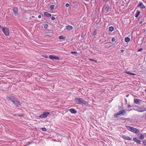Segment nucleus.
I'll list each match as a JSON object with an SVG mask.
<instances>
[{
    "label": "nucleus",
    "mask_w": 146,
    "mask_h": 146,
    "mask_svg": "<svg viewBox=\"0 0 146 146\" xmlns=\"http://www.w3.org/2000/svg\"><path fill=\"white\" fill-rule=\"evenodd\" d=\"M7 100L9 101H11L14 104L16 105V107H18L19 105H20V102L13 96H8Z\"/></svg>",
    "instance_id": "f257e3e1"
},
{
    "label": "nucleus",
    "mask_w": 146,
    "mask_h": 146,
    "mask_svg": "<svg viewBox=\"0 0 146 146\" xmlns=\"http://www.w3.org/2000/svg\"><path fill=\"white\" fill-rule=\"evenodd\" d=\"M49 114V113L48 112H44L42 114H41L39 116V117L42 118H46Z\"/></svg>",
    "instance_id": "f03ea898"
},
{
    "label": "nucleus",
    "mask_w": 146,
    "mask_h": 146,
    "mask_svg": "<svg viewBox=\"0 0 146 146\" xmlns=\"http://www.w3.org/2000/svg\"><path fill=\"white\" fill-rule=\"evenodd\" d=\"M2 30L6 36L9 35V30L6 28H2Z\"/></svg>",
    "instance_id": "7ed1b4c3"
},
{
    "label": "nucleus",
    "mask_w": 146,
    "mask_h": 146,
    "mask_svg": "<svg viewBox=\"0 0 146 146\" xmlns=\"http://www.w3.org/2000/svg\"><path fill=\"white\" fill-rule=\"evenodd\" d=\"M82 98H76L74 99V101L77 104H81Z\"/></svg>",
    "instance_id": "20e7f679"
},
{
    "label": "nucleus",
    "mask_w": 146,
    "mask_h": 146,
    "mask_svg": "<svg viewBox=\"0 0 146 146\" xmlns=\"http://www.w3.org/2000/svg\"><path fill=\"white\" fill-rule=\"evenodd\" d=\"M49 58L52 60H59V58L58 57L52 55H50Z\"/></svg>",
    "instance_id": "39448f33"
},
{
    "label": "nucleus",
    "mask_w": 146,
    "mask_h": 146,
    "mask_svg": "<svg viewBox=\"0 0 146 146\" xmlns=\"http://www.w3.org/2000/svg\"><path fill=\"white\" fill-rule=\"evenodd\" d=\"M137 138L140 139H143L145 138L144 135L141 133H139L137 135Z\"/></svg>",
    "instance_id": "423d86ee"
},
{
    "label": "nucleus",
    "mask_w": 146,
    "mask_h": 146,
    "mask_svg": "<svg viewBox=\"0 0 146 146\" xmlns=\"http://www.w3.org/2000/svg\"><path fill=\"white\" fill-rule=\"evenodd\" d=\"M121 137L122 138H123L124 139L126 140H131L132 139L130 138L129 137L126 136L125 135H121Z\"/></svg>",
    "instance_id": "0eeeda50"
},
{
    "label": "nucleus",
    "mask_w": 146,
    "mask_h": 146,
    "mask_svg": "<svg viewBox=\"0 0 146 146\" xmlns=\"http://www.w3.org/2000/svg\"><path fill=\"white\" fill-rule=\"evenodd\" d=\"M137 110L139 112H143L146 111V108H139L137 109Z\"/></svg>",
    "instance_id": "6e6552de"
},
{
    "label": "nucleus",
    "mask_w": 146,
    "mask_h": 146,
    "mask_svg": "<svg viewBox=\"0 0 146 146\" xmlns=\"http://www.w3.org/2000/svg\"><path fill=\"white\" fill-rule=\"evenodd\" d=\"M133 141L136 142V143L138 144H141V141L137 139V138H133Z\"/></svg>",
    "instance_id": "1a4fd4ad"
},
{
    "label": "nucleus",
    "mask_w": 146,
    "mask_h": 146,
    "mask_svg": "<svg viewBox=\"0 0 146 146\" xmlns=\"http://www.w3.org/2000/svg\"><path fill=\"white\" fill-rule=\"evenodd\" d=\"M134 102L137 104H139L141 101V100L138 99L137 98H134Z\"/></svg>",
    "instance_id": "9d476101"
},
{
    "label": "nucleus",
    "mask_w": 146,
    "mask_h": 146,
    "mask_svg": "<svg viewBox=\"0 0 146 146\" xmlns=\"http://www.w3.org/2000/svg\"><path fill=\"white\" fill-rule=\"evenodd\" d=\"M13 10L14 13L15 14H17L18 13V9L17 7H14L13 8Z\"/></svg>",
    "instance_id": "9b49d317"
},
{
    "label": "nucleus",
    "mask_w": 146,
    "mask_h": 146,
    "mask_svg": "<svg viewBox=\"0 0 146 146\" xmlns=\"http://www.w3.org/2000/svg\"><path fill=\"white\" fill-rule=\"evenodd\" d=\"M69 111L72 113H77V111L74 108H72L69 110Z\"/></svg>",
    "instance_id": "f8f14e48"
},
{
    "label": "nucleus",
    "mask_w": 146,
    "mask_h": 146,
    "mask_svg": "<svg viewBox=\"0 0 146 146\" xmlns=\"http://www.w3.org/2000/svg\"><path fill=\"white\" fill-rule=\"evenodd\" d=\"M126 111L125 110H122L119 111L117 112V115H120L121 114H123V113H125Z\"/></svg>",
    "instance_id": "ddd939ff"
},
{
    "label": "nucleus",
    "mask_w": 146,
    "mask_h": 146,
    "mask_svg": "<svg viewBox=\"0 0 146 146\" xmlns=\"http://www.w3.org/2000/svg\"><path fill=\"white\" fill-rule=\"evenodd\" d=\"M44 15L46 17H50L51 16V14H50L49 13L47 12H44Z\"/></svg>",
    "instance_id": "4468645a"
},
{
    "label": "nucleus",
    "mask_w": 146,
    "mask_h": 146,
    "mask_svg": "<svg viewBox=\"0 0 146 146\" xmlns=\"http://www.w3.org/2000/svg\"><path fill=\"white\" fill-rule=\"evenodd\" d=\"M139 7L141 8H144L145 7V6L144 5L143 3L141 2H139Z\"/></svg>",
    "instance_id": "2eb2a0df"
},
{
    "label": "nucleus",
    "mask_w": 146,
    "mask_h": 146,
    "mask_svg": "<svg viewBox=\"0 0 146 146\" xmlns=\"http://www.w3.org/2000/svg\"><path fill=\"white\" fill-rule=\"evenodd\" d=\"M73 29V27L71 26L68 25L66 27V29L68 30H70Z\"/></svg>",
    "instance_id": "dca6fc26"
},
{
    "label": "nucleus",
    "mask_w": 146,
    "mask_h": 146,
    "mask_svg": "<svg viewBox=\"0 0 146 146\" xmlns=\"http://www.w3.org/2000/svg\"><path fill=\"white\" fill-rule=\"evenodd\" d=\"M81 104H84L85 105H87L88 104V102L85 101V100H83L82 99Z\"/></svg>",
    "instance_id": "f3484780"
},
{
    "label": "nucleus",
    "mask_w": 146,
    "mask_h": 146,
    "mask_svg": "<svg viewBox=\"0 0 146 146\" xmlns=\"http://www.w3.org/2000/svg\"><path fill=\"white\" fill-rule=\"evenodd\" d=\"M126 127L128 130L131 132L133 130V127L129 126H126Z\"/></svg>",
    "instance_id": "a211bd4d"
},
{
    "label": "nucleus",
    "mask_w": 146,
    "mask_h": 146,
    "mask_svg": "<svg viewBox=\"0 0 146 146\" xmlns=\"http://www.w3.org/2000/svg\"><path fill=\"white\" fill-rule=\"evenodd\" d=\"M140 13V11L138 10H137V11L136 13L135 14V17H138Z\"/></svg>",
    "instance_id": "6ab92c4d"
},
{
    "label": "nucleus",
    "mask_w": 146,
    "mask_h": 146,
    "mask_svg": "<svg viewBox=\"0 0 146 146\" xmlns=\"http://www.w3.org/2000/svg\"><path fill=\"white\" fill-rule=\"evenodd\" d=\"M134 133L136 134H138L140 133V131L139 130L135 128Z\"/></svg>",
    "instance_id": "aec40b11"
},
{
    "label": "nucleus",
    "mask_w": 146,
    "mask_h": 146,
    "mask_svg": "<svg viewBox=\"0 0 146 146\" xmlns=\"http://www.w3.org/2000/svg\"><path fill=\"white\" fill-rule=\"evenodd\" d=\"M125 41L126 42H128L130 40V39L129 37H126L125 39Z\"/></svg>",
    "instance_id": "412c9836"
},
{
    "label": "nucleus",
    "mask_w": 146,
    "mask_h": 146,
    "mask_svg": "<svg viewBox=\"0 0 146 146\" xmlns=\"http://www.w3.org/2000/svg\"><path fill=\"white\" fill-rule=\"evenodd\" d=\"M114 29L113 27L112 26L110 27L109 29V31L111 32L113 31Z\"/></svg>",
    "instance_id": "4be33fe9"
},
{
    "label": "nucleus",
    "mask_w": 146,
    "mask_h": 146,
    "mask_svg": "<svg viewBox=\"0 0 146 146\" xmlns=\"http://www.w3.org/2000/svg\"><path fill=\"white\" fill-rule=\"evenodd\" d=\"M126 73L127 74H130V75H136V74H134V73H131L130 72H126Z\"/></svg>",
    "instance_id": "5701e85b"
},
{
    "label": "nucleus",
    "mask_w": 146,
    "mask_h": 146,
    "mask_svg": "<svg viewBox=\"0 0 146 146\" xmlns=\"http://www.w3.org/2000/svg\"><path fill=\"white\" fill-rule=\"evenodd\" d=\"M105 47L107 48H109L111 47V45L110 44H106L105 46Z\"/></svg>",
    "instance_id": "b1692460"
},
{
    "label": "nucleus",
    "mask_w": 146,
    "mask_h": 146,
    "mask_svg": "<svg viewBox=\"0 0 146 146\" xmlns=\"http://www.w3.org/2000/svg\"><path fill=\"white\" fill-rule=\"evenodd\" d=\"M97 30H95L94 31L92 35L94 36L96 35L97 33Z\"/></svg>",
    "instance_id": "393cba45"
},
{
    "label": "nucleus",
    "mask_w": 146,
    "mask_h": 146,
    "mask_svg": "<svg viewBox=\"0 0 146 146\" xmlns=\"http://www.w3.org/2000/svg\"><path fill=\"white\" fill-rule=\"evenodd\" d=\"M42 130L43 131H46V129L44 127H42L41 128Z\"/></svg>",
    "instance_id": "a878e982"
},
{
    "label": "nucleus",
    "mask_w": 146,
    "mask_h": 146,
    "mask_svg": "<svg viewBox=\"0 0 146 146\" xmlns=\"http://www.w3.org/2000/svg\"><path fill=\"white\" fill-rule=\"evenodd\" d=\"M110 7L109 6H107L106 8V10L107 11H108L110 10Z\"/></svg>",
    "instance_id": "bb28decb"
},
{
    "label": "nucleus",
    "mask_w": 146,
    "mask_h": 146,
    "mask_svg": "<svg viewBox=\"0 0 146 146\" xmlns=\"http://www.w3.org/2000/svg\"><path fill=\"white\" fill-rule=\"evenodd\" d=\"M143 144L144 145L146 146V140H143Z\"/></svg>",
    "instance_id": "cd10ccee"
},
{
    "label": "nucleus",
    "mask_w": 146,
    "mask_h": 146,
    "mask_svg": "<svg viewBox=\"0 0 146 146\" xmlns=\"http://www.w3.org/2000/svg\"><path fill=\"white\" fill-rule=\"evenodd\" d=\"M54 5H51L50 6V7L51 9L52 10L54 8Z\"/></svg>",
    "instance_id": "c85d7f7f"
},
{
    "label": "nucleus",
    "mask_w": 146,
    "mask_h": 146,
    "mask_svg": "<svg viewBox=\"0 0 146 146\" xmlns=\"http://www.w3.org/2000/svg\"><path fill=\"white\" fill-rule=\"evenodd\" d=\"M71 53L72 54H76L77 55L78 54V53L76 52L72 51L71 52Z\"/></svg>",
    "instance_id": "c756f323"
},
{
    "label": "nucleus",
    "mask_w": 146,
    "mask_h": 146,
    "mask_svg": "<svg viewBox=\"0 0 146 146\" xmlns=\"http://www.w3.org/2000/svg\"><path fill=\"white\" fill-rule=\"evenodd\" d=\"M48 27V25L47 24H45L44 26V27L45 29H47Z\"/></svg>",
    "instance_id": "7c9ffc66"
},
{
    "label": "nucleus",
    "mask_w": 146,
    "mask_h": 146,
    "mask_svg": "<svg viewBox=\"0 0 146 146\" xmlns=\"http://www.w3.org/2000/svg\"><path fill=\"white\" fill-rule=\"evenodd\" d=\"M60 39H63L65 38L66 37H58Z\"/></svg>",
    "instance_id": "2f4dec72"
},
{
    "label": "nucleus",
    "mask_w": 146,
    "mask_h": 146,
    "mask_svg": "<svg viewBox=\"0 0 146 146\" xmlns=\"http://www.w3.org/2000/svg\"><path fill=\"white\" fill-rule=\"evenodd\" d=\"M115 38H113L112 39V42H115Z\"/></svg>",
    "instance_id": "473e14b6"
},
{
    "label": "nucleus",
    "mask_w": 146,
    "mask_h": 146,
    "mask_svg": "<svg viewBox=\"0 0 146 146\" xmlns=\"http://www.w3.org/2000/svg\"><path fill=\"white\" fill-rule=\"evenodd\" d=\"M117 115V114H115L114 115V116L115 117H118V115Z\"/></svg>",
    "instance_id": "72a5a7b5"
},
{
    "label": "nucleus",
    "mask_w": 146,
    "mask_h": 146,
    "mask_svg": "<svg viewBox=\"0 0 146 146\" xmlns=\"http://www.w3.org/2000/svg\"><path fill=\"white\" fill-rule=\"evenodd\" d=\"M131 107V106L130 105H128L127 106V108L129 109Z\"/></svg>",
    "instance_id": "f704fd0d"
},
{
    "label": "nucleus",
    "mask_w": 146,
    "mask_h": 146,
    "mask_svg": "<svg viewBox=\"0 0 146 146\" xmlns=\"http://www.w3.org/2000/svg\"><path fill=\"white\" fill-rule=\"evenodd\" d=\"M65 6L67 7H68L69 6V4L68 3H67L66 4Z\"/></svg>",
    "instance_id": "c9c22d12"
},
{
    "label": "nucleus",
    "mask_w": 146,
    "mask_h": 146,
    "mask_svg": "<svg viewBox=\"0 0 146 146\" xmlns=\"http://www.w3.org/2000/svg\"><path fill=\"white\" fill-rule=\"evenodd\" d=\"M143 50V49L142 48H141L140 49H139V50H138V52H140L141 51H142Z\"/></svg>",
    "instance_id": "e433bc0d"
},
{
    "label": "nucleus",
    "mask_w": 146,
    "mask_h": 146,
    "mask_svg": "<svg viewBox=\"0 0 146 146\" xmlns=\"http://www.w3.org/2000/svg\"><path fill=\"white\" fill-rule=\"evenodd\" d=\"M18 116L20 117H23V114H20Z\"/></svg>",
    "instance_id": "4c0bfd02"
},
{
    "label": "nucleus",
    "mask_w": 146,
    "mask_h": 146,
    "mask_svg": "<svg viewBox=\"0 0 146 146\" xmlns=\"http://www.w3.org/2000/svg\"><path fill=\"white\" fill-rule=\"evenodd\" d=\"M55 19V17H51V20H54Z\"/></svg>",
    "instance_id": "58836bf2"
},
{
    "label": "nucleus",
    "mask_w": 146,
    "mask_h": 146,
    "mask_svg": "<svg viewBox=\"0 0 146 146\" xmlns=\"http://www.w3.org/2000/svg\"><path fill=\"white\" fill-rule=\"evenodd\" d=\"M123 119H126V120L127 119H129L130 120H131V119L129 118H123Z\"/></svg>",
    "instance_id": "ea45409f"
},
{
    "label": "nucleus",
    "mask_w": 146,
    "mask_h": 146,
    "mask_svg": "<svg viewBox=\"0 0 146 146\" xmlns=\"http://www.w3.org/2000/svg\"><path fill=\"white\" fill-rule=\"evenodd\" d=\"M135 128H133V130L131 131L132 132L134 133V131H135Z\"/></svg>",
    "instance_id": "a19ab883"
},
{
    "label": "nucleus",
    "mask_w": 146,
    "mask_h": 146,
    "mask_svg": "<svg viewBox=\"0 0 146 146\" xmlns=\"http://www.w3.org/2000/svg\"><path fill=\"white\" fill-rule=\"evenodd\" d=\"M89 60L91 61H94V60H93V59H89Z\"/></svg>",
    "instance_id": "79ce46f5"
},
{
    "label": "nucleus",
    "mask_w": 146,
    "mask_h": 146,
    "mask_svg": "<svg viewBox=\"0 0 146 146\" xmlns=\"http://www.w3.org/2000/svg\"><path fill=\"white\" fill-rule=\"evenodd\" d=\"M38 18H40L41 17V15H39L38 16Z\"/></svg>",
    "instance_id": "37998d69"
},
{
    "label": "nucleus",
    "mask_w": 146,
    "mask_h": 146,
    "mask_svg": "<svg viewBox=\"0 0 146 146\" xmlns=\"http://www.w3.org/2000/svg\"><path fill=\"white\" fill-rule=\"evenodd\" d=\"M121 51L122 53H123L124 52V50H121Z\"/></svg>",
    "instance_id": "c03bdc74"
},
{
    "label": "nucleus",
    "mask_w": 146,
    "mask_h": 146,
    "mask_svg": "<svg viewBox=\"0 0 146 146\" xmlns=\"http://www.w3.org/2000/svg\"><path fill=\"white\" fill-rule=\"evenodd\" d=\"M104 1V2H106L107 1H108L109 0H103Z\"/></svg>",
    "instance_id": "a18cd8bd"
},
{
    "label": "nucleus",
    "mask_w": 146,
    "mask_h": 146,
    "mask_svg": "<svg viewBox=\"0 0 146 146\" xmlns=\"http://www.w3.org/2000/svg\"><path fill=\"white\" fill-rule=\"evenodd\" d=\"M129 96V94H128L126 96V97H128V96Z\"/></svg>",
    "instance_id": "49530a36"
},
{
    "label": "nucleus",
    "mask_w": 146,
    "mask_h": 146,
    "mask_svg": "<svg viewBox=\"0 0 146 146\" xmlns=\"http://www.w3.org/2000/svg\"><path fill=\"white\" fill-rule=\"evenodd\" d=\"M7 38H8V39H9V40H10V39H11V37H9V38H8L7 37Z\"/></svg>",
    "instance_id": "de8ad7c7"
},
{
    "label": "nucleus",
    "mask_w": 146,
    "mask_h": 146,
    "mask_svg": "<svg viewBox=\"0 0 146 146\" xmlns=\"http://www.w3.org/2000/svg\"><path fill=\"white\" fill-rule=\"evenodd\" d=\"M84 36V35L83 34H82L81 35V36Z\"/></svg>",
    "instance_id": "09e8293b"
},
{
    "label": "nucleus",
    "mask_w": 146,
    "mask_h": 146,
    "mask_svg": "<svg viewBox=\"0 0 146 146\" xmlns=\"http://www.w3.org/2000/svg\"><path fill=\"white\" fill-rule=\"evenodd\" d=\"M44 57L45 58H48L47 56H44Z\"/></svg>",
    "instance_id": "8fccbe9b"
},
{
    "label": "nucleus",
    "mask_w": 146,
    "mask_h": 146,
    "mask_svg": "<svg viewBox=\"0 0 146 146\" xmlns=\"http://www.w3.org/2000/svg\"><path fill=\"white\" fill-rule=\"evenodd\" d=\"M94 62H97L96 60H94Z\"/></svg>",
    "instance_id": "3c124183"
},
{
    "label": "nucleus",
    "mask_w": 146,
    "mask_h": 146,
    "mask_svg": "<svg viewBox=\"0 0 146 146\" xmlns=\"http://www.w3.org/2000/svg\"><path fill=\"white\" fill-rule=\"evenodd\" d=\"M142 23V21H141V22H140V24H141V23Z\"/></svg>",
    "instance_id": "603ef678"
},
{
    "label": "nucleus",
    "mask_w": 146,
    "mask_h": 146,
    "mask_svg": "<svg viewBox=\"0 0 146 146\" xmlns=\"http://www.w3.org/2000/svg\"><path fill=\"white\" fill-rule=\"evenodd\" d=\"M144 134L145 135V137H146V133H144Z\"/></svg>",
    "instance_id": "864d4df0"
},
{
    "label": "nucleus",
    "mask_w": 146,
    "mask_h": 146,
    "mask_svg": "<svg viewBox=\"0 0 146 146\" xmlns=\"http://www.w3.org/2000/svg\"><path fill=\"white\" fill-rule=\"evenodd\" d=\"M60 36H61V37L63 36L62 35H61Z\"/></svg>",
    "instance_id": "5fc2aeb1"
},
{
    "label": "nucleus",
    "mask_w": 146,
    "mask_h": 146,
    "mask_svg": "<svg viewBox=\"0 0 146 146\" xmlns=\"http://www.w3.org/2000/svg\"><path fill=\"white\" fill-rule=\"evenodd\" d=\"M145 92L146 93V90H145Z\"/></svg>",
    "instance_id": "6e6d98bb"
},
{
    "label": "nucleus",
    "mask_w": 146,
    "mask_h": 146,
    "mask_svg": "<svg viewBox=\"0 0 146 146\" xmlns=\"http://www.w3.org/2000/svg\"><path fill=\"white\" fill-rule=\"evenodd\" d=\"M101 142H102V141H101Z\"/></svg>",
    "instance_id": "4d7b16f0"
}]
</instances>
